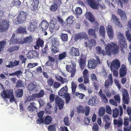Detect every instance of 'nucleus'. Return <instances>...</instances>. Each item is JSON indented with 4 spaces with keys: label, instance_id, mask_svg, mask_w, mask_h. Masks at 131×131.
I'll return each mask as SVG.
<instances>
[{
    "label": "nucleus",
    "instance_id": "53",
    "mask_svg": "<svg viewBox=\"0 0 131 131\" xmlns=\"http://www.w3.org/2000/svg\"><path fill=\"white\" fill-rule=\"evenodd\" d=\"M61 38L62 41H67L68 39V35L67 34L62 33L61 35Z\"/></svg>",
    "mask_w": 131,
    "mask_h": 131
},
{
    "label": "nucleus",
    "instance_id": "58",
    "mask_svg": "<svg viewBox=\"0 0 131 131\" xmlns=\"http://www.w3.org/2000/svg\"><path fill=\"white\" fill-rule=\"evenodd\" d=\"M100 97L102 101L103 102L105 103H107L108 102V100L104 94L102 95V96H100Z\"/></svg>",
    "mask_w": 131,
    "mask_h": 131
},
{
    "label": "nucleus",
    "instance_id": "35",
    "mask_svg": "<svg viewBox=\"0 0 131 131\" xmlns=\"http://www.w3.org/2000/svg\"><path fill=\"white\" fill-rule=\"evenodd\" d=\"M52 120V117L49 115H47L44 119V123L46 125L49 124L51 123Z\"/></svg>",
    "mask_w": 131,
    "mask_h": 131
},
{
    "label": "nucleus",
    "instance_id": "51",
    "mask_svg": "<svg viewBox=\"0 0 131 131\" xmlns=\"http://www.w3.org/2000/svg\"><path fill=\"white\" fill-rule=\"evenodd\" d=\"M17 32L19 33H26V28L23 27H19L17 29Z\"/></svg>",
    "mask_w": 131,
    "mask_h": 131
},
{
    "label": "nucleus",
    "instance_id": "45",
    "mask_svg": "<svg viewBox=\"0 0 131 131\" xmlns=\"http://www.w3.org/2000/svg\"><path fill=\"white\" fill-rule=\"evenodd\" d=\"M105 110L103 107H101L99 110V114L100 116H102L105 113Z\"/></svg>",
    "mask_w": 131,
    "mask_h": 131
},
{
    "label": "nucleus",
    "instance_id": "34",
    "mask_svg": "<svg viewBox=\"0 0 131 131\" xmlns=\"http://www.w3.org/2000/svg\"><path fill=\"white\" fill-rule=\"evenodd\" d=\"M82 56L81 55V58L79 61V66L81 70H83L84 68V66L86 65V61L85 59H83L82 58Z\"/></svg>",
    "mask_w": 131,
    "mask_h": 131
},
{
    "label": "nucleus",
    "instance_id": "21",
    "mask_svg": "<svg viewBox=\"0 0 131 131\" xmlns=\"http://www.w3.org/2000/svg\"><path fill=\"white\" fill-rule=\"evenodd\" d=\"M83 77L84 78V83L86 84L89 82V75L88 70L86 69H85L83 72Z\"/></svg>",
    "mask_w": 131,
    "mask_h": 131
},
{
    "label": "nucleus",
    "instance_id": "4",
    "mask_svg": "<svg viewBox=\"0 0 131 131\" xmlns=\"http://www.w3.org/2000/svg\"><path fill=\"white\" fill-rule=\"evenodd\" d=\"M122 100L124 103L123 108L124 110L126 109V106L125 104H128L129 102L130 97L128 91L126 89H124L123 90L122 93Z\"/></svg>",
    "mask_w": 131,
    "mask_h": 131
},
{
    "label": "nucleus",
    "instance_id": "24",
    "mask_svg": "<svg viewBox=\"0 0 131 131\" xmlns=\"http://www.w3.org/2000/svg\"><path fill=\"white\" fill-rule=\"evenodd\" d=\"M127 72V68L124 64L121 66L119 71V74L120 77H123L126 75Z\"/></svg>",
    "mask_w": 131,
    "mask_h": 131
},
{
    "label": "nucleus",
    "instance_id": "64",
    "mask_svg": "<svg viewBox=\"0 0 131 131\" xmlns=\"http://www.w3.org/2000/svg\"><path fill=\"white\" fill-rule=\"evenodd\" d=\"M64 124L67 126H69L70 125L69 118L68 117H66L64 119Z\"/></svg>",
    "mask_w": 131,
    "mask_h": 131
},
{
    "label": "nucleus",
    "instance_id": "32",
    "mask_svg": "<svg viewBox=\"0 0 131 131\" xmlns=\"http://www.w3.org/2000/svg\"><path fill=\"white\" fill-rule=\"evenodd\" d=\"M44 94V91L43 90H41L38 93L33 94L32 97L34 99L36 98H39L43 96Z\"/></svg>",
    "mask_w": 131,
    "mask_h": 131
},
{
    "label": "nucleus",
    "instance_id": "17",
    "mask_svg": "<svg viewBox=\"0 0 131 131\" xmlns=\"http://www.w3.org/2000/svg\"><path fill=\"white\" fill-rule=\"evenodd\" d=\"M111 20L115 25L120 27H122V24L118 18L115 14H112Z\"/></svg>",
    "mask_w": 131,
    "mask_h": 131
},
{
    "label": "nucleus",
    "instance_id": "1",
    "mask_svg": "<svg viewBox=\"0 0 131 131\" xmlns=\"http://www.w3.org/2000/svg\"><path fill=\"white\" fill-rule=\"evenodd\" d=\"M105 50L102 49L101 47L97 46L96 48V53L98 54L105 56L107 55L110 56L113 54L114 55L117 54L119 52V47L117 44L113 42L105 45Z\"/></svg>",
    "mask_w": 131,
    "mask_h": 131
},
{
    "label": "nucleus",
    "instance_id": "14",
    "mask_svg": "<svg viewBox=\"0 0 131 131\" xmlns=\"http://www.w3.org/2000/svg\"><path fill=\"white\" fill-rule=\"evenodd\" d=\"M37 27V23L35 20H31L29 23V24L28 26V30L30 32H34L36 29Z\"/></svg>",
    "mask_w": 131,
    "mask_h": 131
},
{
    "label": "nucleus",
    "instance_id": "57",
    "mask_svg": "<svg viewBox=\"0 0 131 131\" xmlns=\"http://www.w3.org/2000/svg\"><path fill=\"white\" fill-rule=\"evenodd\" d=\"M103 121L105 123L111 122L110 118L108 115H106L104 116L103 118Z\"/></svg>",
    "mask_w": 131,
    "mask_h": 131
},
{
    "label": "nucleus",
    "instance_id": "60",
    "mask_svg": "<svg viewBox=\"0 0 131 131\" xmlns=\"http://www.w3.org/2000/svg\"><path fill=\"white\" fill-rule=\"evenodd\" d=\"M109 103H110L115 106H117V102L114 99H110L109 101Z\"/></svg>",
    "mask_w": 131,
    "mask_h": 131
},
{
    "label": "nucleus",
    "instance_id": "29",
    "mask_svg": "<svg viewBox=\"0 0 131 131\" xmlns=\"http://www.w3.org/2000/svg\"><path fill=\"white\" fill-rule=\"evenodd\" d=\"M68 91V86L67 85L65 86L59 91L58 92L59 95L61 96H63L67 93Z\"/></svg>",
    "mask_w": 131,
    "mask_h": 131
},
{
    "label": "nucleus",
    "instance_id": "9",
    "mask_svg": "<svg viewBox=\"0 0 131 131\" xmlns=\"http://www.w3.org/2000/svg\"><path fill=\"white\" fill-rule=\"evenodd\" d=\"M9 26V23L7 20L2 21V23L0 25V32H3L6 31Z\"/></svg>",
    "mask_w": 131,
    "mask_h": 131
},
{
    "label": "nucleus",
    "instance_id": "47",
    "mask_svg": "<svg viewBox=\"0 0 131 131\" xmlns=\"http://www.w3.org/2000/svg\"><path fill=\"white\" fill-rule=\"evenodd\" d=\"M96 41L94 39H92L88 42L89 47L92 48V46H95L96 45Z\"/></svg>",
    "mask_w": 131,
    "mask_h": 131
},
{
    "label": "nucleus",
    "instance_id": "56",
    "mask_svg": "<svg viewBox=\"0 0 131 131\" xmlns=\"http://www.w3.org/2000/svg\"><path fill=\"white\" fill-rule=\"evenodd\" d=\"M75 95L77 96L80 99H83L84 97L85 96V95L82 93H79L78 92H76L75 93Z\"/></svg>",
    "mask_w": 131,
    "mask_h": 131
},
{
    "label": "nucleus",
    "instance_id": "12",
    "mask_svg": "<svg viewBox=\"0 0 131 131\" xmlns=\"http://www.w3.org/2000/svg\"><path fill=\"white\" fill-rule=\"evenodd\" d=\"M88 36L87 34L85 32H82L75 35L74 40L75 41H77L78 40L80 39H87Z\"/></svg>",
    "mask_w": 131,
    "mask_h": 131
},
{
    "label": "nucleus",
    "instance_id": "33",
    "mask_svg": "<svg viewBox=\"0 0 131 131\" xmlns=\"http://www.w3.org/2000/svg\"><path fill=\"white\" fill-rule=\"evenodd\" d=\"M15 34L13 33L11 39L9 40L10 42L9 44L13 45L18 43V39L17 38H15Z\"/></svg>",
    "mask_w": 131,
    "mask_h": 131
},
{
    "label": "nucleus",
    "instance_id": "20",
    "mask_svg": "<svg viewBox=\"0 0 131 131\" xmlns=\"http://www.w3.org/2000/svg\"><path fill=\"white\" fill-rule=\"evenodd\" d=\"M129 118L127 117H124V131H131V126L128 128L129 125Z\"/></svg>",
    "mask_w": 131,
    "mask_h": 131
},
{
    "label": "nucleus",
    "instance_id": "48",
    "mask_svg": "<svg viewBox=\"0 0 131 131\" xmlns=\"http://www.w3.org/2000/svg\"><path fill=\"white\" fill-rule=\"evenodd\" d=\"M6 42L5 40L0 41V52L3 50Z\"/></svg>",
    "mask_w": 131,
    "mask_h": 131
},
{
    "label": "nucleus",
    "instance_id": "15",
    "mask_svg": "<svg viewBox=\"0 0 131 131\" xmlns=\"http://www.w3.org/2000/svg\"><path fill=\"white\" fill-rule=\"evenodd\" d=\"M26 13L23 11H21L20 14L17 16V21L21 23H23L26 21Z\"/></svg>",
    "mask_w": 131,
    "mask_h": 131
},
{
    "label": "nucleus",
    "instance_id": "16",
    "mask_svg": "<svg viewBox=\"0 0 131 131\" xmlns=\"http://www.w3.org/2000/svg\"><path fill=\"white\" fill-rule=\"evenodd\" d=\"M28 59L38 58L39 57V52L35 50L30 51L27 54Z\"/></svg>",
    "mask_w": 131,
    "mask_h": 131
},
{
    "label": "nucleus",
    "instance_id": "44",
    "mask_svg": "<svg viewBox=\"0 0 131 131\" xmlns=\"http://www.w3.org/2000/svg\"><path fill=\"white\" fill-rule=\"evenodd\" d=\"M119 114V111L118 109L115 108L114 110H113V117L114 118H116L118 117Z\"/></svg>",
    "mask_w": 131,
    "mask_h": 131
},
{
    "label": "nucleus",
    "instance_id": "8",
    "mask_svg": "<svg viewBox=\"0 0 131 131\" xmlns=\"http://www.w3.org/2000/svg\"><path fill=\"white\" fill-rule=\"evenodd\" d=\"M49 25L48 22L45 20H42L39 25L40 28L43 32H44L45 35H47V33L46 31Z\"/></svg>",
    "mask_w": 131,
    "mask_h": 131
},
{
    "label": "nucleus",
    "instance_id": "27",
    "mask_svg": "<svg viewBox=\"0 0 131 131\" xmlns=\"http://www.w3.org/2000/svg\"><path fill=\"white\" fill-rule=\"evenodd\" d=\"M96 30V29L92 28L89 29L88 31V35L95 39H96L97 35L95 32Z\"/></svg>",
    "mask_w": 131,
    "mask_h": 131
},
{
    "label": "nucleus",
    "instance_id": "59",
    "mask_svg": "<svg viewBox=\"0 0 131 131\" xmlns=\"http://www.w3.org/2000/svg\"><path fill=\"white\" fill-rule=\"evenodd\" d=\"M114 98L117 103H120L121 102V99L119 95L116 94L114 96Z\"/></svg>",
    "mask_w": 131,
    "mask_h": 131
},
{
    "label": "nucleus",
    "instance_id": "43",
    "mask_svg": "<svg viewBox=\"0 0 131 131\" xmlns=\"http://www.w3.org/2000/svg\"><path fill=\"white\" fill-rule=\"evenodd\" d=\"M74 17L72 15L69 16L67 19L66 21L67 24L71 25L73 22Z\"/></svg>",
    "mask_w": 131,
    "mask_h": 131
},
{
    "label": "nucleus",
    "instance_id": "63",
    "mask_svg": "<svg viewBox=\"0 0 131 131\" xmlns=\"http://www.w3.org/2000/svg\"><path fill=\"white\" fill-rule=\"evenodd\" d=\"M48 85L50 86H52L54 83V80L52 78H50L47 81Z\"/></svg>",
    "mask_w": 131,
    "mask_h": 131
},
{
    "label": "nucleus",
    "instance_id": "11",
    "mask_svg": "<svg viewBox=\"0 0 131 131\" xmlns=\"http://www.w3.org/2000/svg\"><path fill=\"white\" fill-rule=\"evenodd\" d=\"M56 104L58 106L59 109L61 110L62 109L64 105V102L63 99L58 96L55 98Z\"/></svg>",
    "mask_w": 131,
    "mask_h": 131
},
{
    "label": "nucleus",
    "instance_id": "52",
    "mask_svg": "<svg viewBox=\"0 0 131 131\" xmlns=\"http://www.w3.org/2000/svg\"><path fill=\"white\" fill-rule=\"evenodd\" d=\"M67 56L66 52L65 51L63 52L60 54L58 56V59L59 60H61L64 59Z\"/></svg>",
    "mask_w": 131,
    "mask_h": 131
},
{
    "label": "nucleus",
    "instance_id": "19",
    "mask_svg": "<svg viewBox=\"0 0 131 131\" xmlns=\"http://www.w3.org/2000/svg\"><path fill=\"white\" fill-rule=\"evenodd\" d=\"M69 53L71 56H78L80 55L79 49L74 47L71 48L69 51Z\"/></svg>",
    "mask_w": 131,
    "mask_h": 131
},
{
    "label": "nucleus",
    "instance_id": "41",
    "mask_svg": "<svg viewBox=\"0 0 131 131\" xmlns=\"http://www.w3.org/2000/svg\"><path fill=\"white\" fill-rule=\"evenodd\" d=\"M99 32L101 35L103 37H104L105 36V31L104 27L103 26H100L99 29Z\"/></svg>",
    "mask_w": 131,
    "mask_h": 131
},
{
    "label": "nucleus",
    "instance_id": "55",
    "mask_svg": "<svg viewBox=\"0 0 131 131\" xmlns=\"http://www.w3.org/2000/svg\"><path fill=\"white\" fill-rule=\"evenodd\" d=\"M48 50V46L47 43L46 45L44 48L42 49V54H47Z\"/></svg>",
    "mask_w": 131,
    "mask_h": 131
},
{
    "label": "nucleus",
    "instance_id": "23",
    "mask_svg": "<svg viewBox=\"0 0 131 131\" xmlns=\"http://www.w3.org/2000/svg\"><path fill=\"white\" fill-rule=\"evenodd\" d=\"M89 5L92 8L97 9L99 8V4L95 0H87Z\"/></svg>",
    "mask_w": 131,
    "mask_h": 131
},
{
    "label": "nucleus",
    "instance_id": "2",
    "mask_svg": "<svg viewBox=\"0 0 131 131\" xmlns=\"http://www.w3.org/2000/svg\"><path fill=\"white\" fill-rule=\"evenodd\" d=\"M118 38L119 41V46L121 48V50L122 52H124V49L126 48L127 44L126 39L123 34L119 32L117 36Z\"/></svg>",
    "mask_w": 131,
    "mask_h": 131
},
{
    "label": "nucleus",
    "instance_id": "31",
    "mask_svg": "<svg viewBox=\"0 0 131 131\" xmlns=\"http://www.w3.org/2000/svg\"><path fill=\"white\" fill-rule=\"evenodd\" d=\"M113 122L114 124L118 127H121L123 124V119L121 118L118 119H114Z\"/></svg>",
    "mask_w": 131,
    "mask_h": 131
},
{
    "label": "nucleus",
    "instance_id": "30",
    "mask_svg": "<svg viewBox=\"0 0 131 131\" xmlns=\"http://www.w3.org/2000/svg\"><path fill=\"white\" fill-rule=\"evenodd\" d=\"M36 103L33 102L30 103V105L27 108V109L31 112H32L37 109V108L36 106Z\"/></svg>",
    "mask_w": 131,
    "mask_h": 131
},
{
    "label": "nucleus",
    "instance_id": "36",
    "mask_svg": "<svg viewBox=\"0 0 131 131\" xmlns=\"http://www.w3.org/2000/svg\"><path fill=\"white\" fill-rule=\"evenodd\" d=\"M36 86L37 85L33 83H30L27 86V89L29 91H33L36 90Z\"/></svg>",
    "mask_w": 131,
    "mask_h": 131
},
{
    "label": "nucleus",
    "instance_id": "18",
    "mask_svg": "<svg viewBox=\"0 0 131 131\" xmlns=\"http://www.w3.org/2000/svg\"><path fill=\"white\" fill-rule=\"evenodd\" d=\"M120 63L118 59L114 60L111 63V70H118L120 67Z\"/></svg>",
    "mask_w": 131,
    "mask_h": 131
},
{
    "label": "nucleus",
    "instance_id": "6",
    "mask_svg": "<svg viewBox=\"0 0 131 131\" xmlns=\"http://www.w3.org/2000/svg\"><path fill=\"white\" fill-rule=\"evenodd\" d=\"M77 111L79 114H83L85 113V116H88L89 115L90 112V107L88 106L85 107L81 105H79L77 108Z\"/></svg>",
    "mask_w": 131,
    "mask_h": 131
},
{
    "label": "nucleus",
    "instance_id": "46",
    "mask_svg": "<svg viewBox=\"0 0 131 131\" xmlns=\"http://www.w3.org/2000/svg\"><path fill=\"white\" fill-rule=\"evenodd\" d=\"M96 41L94 39H92L88 42L89 47L92 48V46H95L96 45Z\"/></svg>",
    "mask_w": 131,
    "mask_h": 131
},
{
    "label": "nucleus",
    "instance_id": "22",
    "mask_svg": "<svg viewBox=\"0 0 131 131\" xmlns=\"http://www.w3.org/2000/svg\"><path fill=\"white\" fill-rule=\"evenodd\" d=\"M117 13V14L119 15L122 20L124 22L126 21L127 18L126 14L124 11L121 9H118Z\"/></svg>",
    "mask_w": 131,
    "mask_h": 131
},
{
    "label": "nucleus",
    "instance_id": "7",
    "mask_svg": "<svg viewBox=\"0 0 131 131\" xmlns=\"http://www.w3.org/2000/svg\"><path fill=\"white\" fill-rule=\"evenodd\" d=\"M59 28V24L57 23L56 21L52 20L51 21L49 26V28L50 31L51 32H54V30H57Z\"/></svg>",
    "mask_w": 131,
    "mask_h": 131
},
{
    "label": "nucleus",
    "instance_id": "42",
    "mask_svg": "<svg viewBox=\"0 0 131 131\" xmlns=\"http://www.w3.org/2000/svg\"><path fill=\"white\" fill-rule=\"evenodd\" d=\"M19 47L17 46H13L9 47L7 50V51L10 52H12L15 51H17L18 50Z\"/></svg>",
    "mask_w": 131,
    "mask_h": 131
},
{
    "label": "nucleus",
    "instance_id": "62",
    "mask_svg": "<svg viewBox=\"0 0 131 131\" xmlns=\"http://www.w3.org/2000/svg\"><path fill=\"white\" fill-rule=\"evenodd\" d=\"M75 12L76 13L77 15H80L82 13V10L80 7H78L76 8Z\"/></svg>",
    "mask_w": 131,
    "mask_h": 131
},
{
    "label": "nucleus",
    "instance_id": "39",
    "mask_svg": "<svg viewBox=\"0 0 131 131\" xmlns=\"http://www.w3.org/2000/svg\"><path fill=\"white\" fill-rule=\"evenodd\" d=\"M77 84L74 82H72L71 83V88L72 93V94H74L77 87Z\"/></svg>",
    "mask_w": 131,
    "mask_h": 131
},
{
    "label": "nucleus",
    "instance_id": "25",
    "mask_svg": "<svg viewBox=\"0 0 131 131\" xmlns=\"http://www.w3.org/2000/svg\"><path fill=\"white\" fill-rule=\"evenodd\" d=\"M96 99L97 97L96 96L91 97L87 102L88 104L91 106H95L96 104Z\"/></svg>",
    "mask_w": 131,
    "mask_h": 131
},
{
    "label": "nucleus",
    "instance_id": "28",
    "mask_svg": "<svg viewBox=\"0 0 131 131\" xmlns=\"http://www.w3.org/2000/svg\"><path fill=\"white\" fill-rule=\"evenodd\" d=\"M108 36L110 39H112L113 37V32L112 27L111 25H108L107 28Z\"/></svg>",
    "mask_w": 131,
    "mask_h": 131
},
{
    "label": "nucleus",
    "instance_id": "3",
    "mask_svg": "<svg viewBox=\"0 0 131 131\" xmlns=\"http://www.w3.org/2000/svg\"><path fill=\"white\" fill-rule=\"evenodd\" d=\"M51 43V50L52 53L53 54H55L58 52L59 50L58 46L59 45V43L57 39L56 38H53L52 39Z\"/></svg>",
    "mask_w": 131,
    "mask_h": 131
},
{
    "label": "nucleus",
    "instance_id": "61",
    "mask_svg": "<svg viewBox=\"0 0 131 131\" xmlns=\"http://www.w3.org/2000/svg\"><path fill=\"white\" fill-rule=\"evenodd\" d=\"M105 108L106 113L108 114H111L112 111L111 107L109 105H107Z\"/></svg>",
    "mask_w": 131,
    "mask_h": 131
},
{
    "label": "nucleus",
    "instance_id": "50",
    "mask_svg": "<svg viewBox=\"0 0 131 131\" xmlns=\"http://www.w3.org/2000/svg\"><path fill=\"white\" fill-rule=\"evenodd\" d=\"M44 41L41 39L40 38H38L36 41V44H38L40 45V46L42 47L44 45Z\"/></svg>",
    "mask_w": 131,
    "mask_h": 131
},
{
    "label": "nucleus",
    "instance_id": "5",
    "mask_svg": "<svg viewBox=\"0 0 131 131\" xmlns=\"http://www.w3.org/2000/svg\"><path fill=\"white\" fill-rule=\"evenodd\" d=\"M96 60L93 58L90 59L88 61V66L89 68L93 69L95 68L97 64H100V60L98 57H96Z\"/></svg>",
    "mask_w": 131,
    "mask_h": 131
},
{
    "label": "nucleus",
    "instance_id": "10",
    "mask_svg": "<svg viewBox=\"0 0 131 131\" xmlns=\"http://www.w3.org/2000/svg\"><path fill=\"white\" fill-rule=\"evenodd\" d=\"M66 70L68 72L71 73L70 77H73L74 75L76 72V65L72 64L71 65H66Z\"/></svg>",
    "mask_w": 131,
    "mask_h": 131
},
{
    "label": "nucleus",
    "instance_id": "54",
    "mask_svg": "<svg viewBox=\"0 0 131 131\" xmlns=\"http://www.w3.org/2000/svg\"><path fill=\"white\" fill-rule=\"evenodd\" d=\"M63 96H64L66 99V103L67 104L69 102L70 99V97L69 95V94L67 92V93L65 95H65H64Z\"/></svg>",
    "mask_w": 131,
    "mask_h": 131
},
{
    "label": "nucleus",
    "instance_id": "26",
    "mask_svg": "<svg viewBox=\"0 0 131 131\" xmlns=\"http://www.w3.org/2000/svg\"><path fill=\"white\" fill-rule=\"evenodd\" d=\"M85 16L91 23H93L95 21V19L94 17L91 13L86 12L85 14Z\"/></svg>",
    "mask_w": 131,
    "mask_h": 131
},
{
    "label": "nucleus",
    "instance_id": "49",
    "mask_svg": "<svg viewBox=\"0 0 131 131\" xmlns=\"http://www.w3.org/2000/svg\"><path fill=\"white\" fill-rule=\"evenodd\" d=\"M56 124L49 125L48 128V131H56Z\"/></svg>",
    "mask_w": 131,
    "mask_h": 131
},
{
    "label": "nucleus",
    "instance_id": "37",
    "mask_svg": "<svg viewBox=\"0 0 131 131\" xmlns=\"http://www.w3.org/2000/svg\"><path fill=\"white\" fill-rule=\"evenodd\" d=\"M58 2H54L53 5L50 6V10L52 12H54L56 11L58 8Z\"/></svg>",
    "mask_w": 131,
    "mask_h": 131
},
{
    "label": "nucleus",
    "instance_id": "40",
    "mask_svg": "<svg viewBox=\"0 0 131 131\" xmlns=\"http://www.w3.org/2000/svg\"><path fill=\"white\" fill-rule=\"evenodd\" d=\"M23 90L22 89H18L16 91V96L18 97H21L23 95Z\"/></svg>",
    "mask_w": 131,
    "mask_h": 131
},
{
    "label": "nucleus",
    "instance_id": "13",
    "mask_svg": "<svg viewBox=\"0 0 131 131\" xmlns=\"http://www.w3.org/2000/svg\"><path fill=\"white\" fill-rule=\"evenodd\" d=\"M107 77L108 79L105 80L104 83V87L106 89H108L110 86H111L113 83L112 74H110Z\"/></svg>",
    "mask_w": 131,
    "mask_h": 131
},
{
    "label": "nucleus",
    "instance_id": "38",
    "mask_svg": "<svg viewBox=\"0 0 131 131\" xmlns=\"http://www.w3.org/2000/svg\"><path fill=\"white\" fill-rule=\"evenodd\" d=\"M23 74V72L19 70L15 72L11 73H9V75L10 76H16L18 78H19L20 76Z\"/></svg>",
    "mask_w": 131,
    "mask_h": 131
}]
</instances>
